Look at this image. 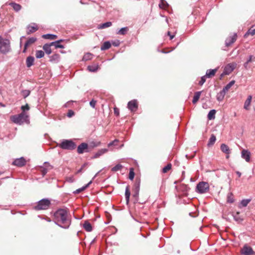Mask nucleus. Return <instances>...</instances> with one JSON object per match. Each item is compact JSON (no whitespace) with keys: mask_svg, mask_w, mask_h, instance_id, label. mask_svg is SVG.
<instances>
[{"mask_svg":"<svg viewBox=\"0 0 255 255\" xmlns=\"http://www.w3.org/2000/svg\"><path fill=\"white\" fill-rule=\"evenodd\" d=\"M55 223L58 226L68 229L71 225V220L68 217L67 211L63 209L57 210L54 214Z\"/></svg>","mask_w":255,"mask_h":255,"instance_id":"f257e3e1","label":"nucleus"},{"mask_svg":"<svg viewBox=\"0 0 255 255\" xmlns=\"http://www.w3.org/2000/svg\"><path fill=\"white\" fill-rule=\"evenodd\" d=\"M28 116L25 112H21L20 114L11 117V121L18 125H22L24 123H28Z\"/></svg>","mask_w":255,"mask_h":255,"instance_id":"f03ea898","label":"nucleus"},{"mask_svg":"<svg viewBox=\"0 0 255 255\" xmlns=\"http://www.w3.org/2000/svg\"><path fill=\"white\" fill-rule=\"evenodd\" d=\"M59 146L63 149L73 150L76 147V144L71 139H63Z\"/></svg>","mask_w":255,"mask_h":255,"instance_id":"7ed1b4c3","label":"nucleus"},{"mask_svg":"<svg viewBox=\"0 0 255 255\" xmlns=\"http://www.w3.org/2000/svg\"><path fill=\"white\" fill-rule=\"evenodd\" d=\"M50 204V201L48 199H42L37 202L34 209L35 210H47L49 208Z\"/></svg>","mask_w":255,"mask_h":255,"instance_id":"20e7f679","label":"nucleus"},{"mask_svg":"<svg viewBox=\"0 0 255 255\" xmlns=\"http://www.w3.org/2000/svg\"><path fill=\"white\" fill-rule=\"evenodd\" d=\"M10 50V43L8 40L0 36V52L6 54Z\"/></svg>","mask_w":255,"mask_h":255,"instance_id":"39448f33","label":"nucleus"},{"mask_svg":"<svg viewBox=\"0 0 255 255\" xmlns=\"http://www.w3.org/2000/svg\"><path fill=\"white\" fill-rule=\"evenodd\" d=\"M209 190V185L208 183L206 182H200L196 186V191L200 194L207 193Z\"/></svg>","mask_w":255,"mask_h":255,"instance_id":"423d86ee","label":"nucleus"},{"mask_svg":"<svg viewBox=\"0 0 255 255\" xmlns=\"http://www.w3.org/2000/svg\"><path fill=\"white\" fill-rule=\"evenodd\" d=\"M236 63H230L227 65L224 70L223 74L225 75L230 74L236 68Z\"/></svg>","mask_w":255,"mask_h":255,"instance_id":"0eeeda50","label":"nucleus"},{"mask_svg":"<svg viewBox=\"0 0 255 255\" xmlns=\"http://www.w3.org/2000/svg\"><path fill=\"white\" fill-rule=\"evenodd\" d=\"M88 145L87 143L83 142L81 143L77 147V152L79 154H82L84 152H88Z\"/></svg>","mask_w":255,"mask_h":255,"instance_id":"6e6552de","label":"nucleus"},{"mask_svg":"<svg viewBox=\"0 0 255 255\" xmlns=\"http://www.w3.org/2000/svg\"><path fill=\"white\" fill-rule=\"evenodd\" d=\"M128 108L131 112L136 111L138 108L136 101L133 100L129 101L128 104Z\"/></svg>","mask_w":255,"mask_h":255,"instance_id":"1a4fd4ad","label":"nucleus"},{"mask_svg":"<svg viewBox=\"0 0 255 255\" xmlns=\"http://www.w3.org/2000/svg\"><path fill=\"white\" fill-rule=\"evenodd\" d=\"M241 157L249 162L251 159V152L248 150L243 149L241 152Z\"/></svg>","mask_w":255,"mask_h":255,"instance_id":"9d476101","label":"nucleus"},{"mask_svg":"<svg viewBox=\"0 0 255 255\" xmlns=\"http://www.w3.org/2000/svg\"><path fill=\"white\" fill-rule=\"evenodd\" d=\"M237 35L236 33H234L233 35L228 37L226 41L225 44L227 46H229L234 43L237 39Z\"/></svg>","mask_w":255,"mask_h":255,"instance_id":"9b49d317","label":"nucleus"},{"mask_svg":"<svg viewBox=\"0 0 255 255\" xmlns=\"http://www.w3.org/2000/svg\"><path fill=\"white\" fill-rule=\"evenodd\" d=\"M44 165L45 166V167H43V166H40V171H41V174L42 175V176H44L48 172V168H50V169H51L52 168V166L51 165H50V164L48 162H45L44 163Z\"/></svg>","mask_w":255,"mask_h":255,"instance_id":"f8f14e48","label":"nucleus"},{"mask_svg":"<svg viewBox=\"0 0 255 255\" xmlns=\"http://www.w3.org/2000/svg\"><path fill=\"white\" fill-rule=\"evenodd\" d=\"M26 161L23 157H20L15 159L12 164L17 166L21 167L24 166L25 164Z\"/></svg>","mask_w":255,"mask_h":255,"instance_id":"ddd939ff","label":"nucleus"},{"mask_svg":"<svg viewBox=\"0 0 255 255\" xmlns=\"http://www.w3.org/2000/svg\"><path fill=\"white\" fill-rule=\"evenodd\" d=\"M254 253L252 248L246 245L244 246L242 249V254L245 255H252Z\"/></svg>","mask_w":255,"mask_h":255,"instance_id":"4468645a","label":"nucleus"},{"mask_svg":"<svg viewBox=\"0 0 255 255\" xmlns=\"http://www.w3.org/2000/svg\"><path fill=\"white\" fill-rule=\"evenodd\" d=\"M37 39L35 37H30L25 42L24 46V49L23 50V52L25 53L26 51L27 47L31 45L32 44L34 43L36 41Z\"/></svg>","mask_w":255,"mask_h":255,"instance_id":"2eb2a0df","label":"nucleus"},{"mask_svg":"<svg viewBox=\"0 0 255 255\" xmlns=\"http://www.w3.org/2000/svg\"><path fill=\"white\" fill-rule=\"evenodd\" d=\"M27 33L29 34L37 31L38 30V27L35 23H32V25H28L27 26Z\"/></svg>","mask_w":255,"mask_h":255,"instance_id":"dca6fc26","label":"nucleus"},{"mask_svg":"<svg viewBox=\"0 0 255 255\" xmlns=\"http://www.w3.org/2000/svg\"><path fill=\"white\" fill-rule=\"evenodd\" d=\"M217 71V68L214 69H208L206 72L205 76L208 78H211L215 75Z\"/></svg>","mask_w":255,"mask_h":255,"instance_id":"f3484780","label":"nucleus"},{"mask_svg":"<svg viewBox=\"0 0 255 255\" xmlns=\"http://www.w3.org/2000/svg\"><path fill=\"white\" fill-rule=\"evenodd\" d=\"M221 150L226 154H230L231 153V150L228 146L225 143H222L221 145Z\"/></svg>","mask_w":255,"mask_h":255,"instance_id":"a211bd4d","label":"nucleus"},{"mask_svg":"<svg viewBox=\"0 0 255 255\" xmlns=\"http://www.w3.org/2000/svg\"><path fill=\"white\" fill-rule=\"evenodd\" d=\"M130 196V192L129 189V186H127L126 188V191H125V198L126 200V204L127 205L128 204L129 202V197Z\"/></svg>","mask_w":255,"mask_h":255,"instance_id":"6ab92c4d","label":"nucleus"},{"mask_svg":"<svg viewBox=\"0 0 255 255\" xmlns=\"http://www.w3.org/2000/svg\"><path fill=\"white\" fill-rule=\"evenodd\" d=\"M63 41V39H60L59 40L55 41L54 42H52L50 43L51 45H52V46H54L55 48H64V46L63 45L60 44V43Z\"/></svg>","mask_w":255,"mask_h":255,"instance_id":"aec40b11","label":"nucleus"},{"mask_svg":"<svg viewBox=\"0 0 255 255\" xmlns=\"http://www.w3.org/2000/svg\"><path fill=\"white\" fill-rule=\"evenodd\" d=\"M51 46H52V45H51V43H49V44L46 43L43 46V50L45 51L46 53L48 55L51 54L52 52L51 49Z\"/></svg>","mask_w":255,"mask_h":255,"instance_id":"412c9836","label":"nucleus"},{"mask_svg":"<svg viewBox=\"0 0 255 255\" xmlns=\"http://www.w3.org/2000/svg\"><path fill=\"white\" fill-rule=\"evenodd\" d=\"M34 58L32 56H28L26 60V64L27 67H31L34 63Z\"/></svg>","mask_w":255,"mask_h":255,"instance_id":"4be33fe9","label":"nucleus"},{"mask_svg":"<svg viewBox=\"0 0 255 255\" xmlns=\"http://www.w3.org/2000/svg\"><path fill=\"white\" fill-rule=\"evenodd\" d=\"M83 227L87 232H91L92 231V225L88 221H85L83 224Z\"/></svg>","mask_w":255,"mask_h":255,"instance_id":"5701e85b","label":"nucleus"},{"mask_svg":"<svg viewBox=\"0 0 255 255\" xmlns=\"http://www.w3.org/2000/svg\"><path fill=\"white\" fill-rule=\"evenodd\" d=\"M202 91H198L195 93L194 96L193 97V99L192 100V103L193 104H196L198 101L199 100Z\"/></svg>","mask_w":255,"mask_h":255,"instance_id":"b1692460","label":"nucleus"},{"mask_svg":"<svg viewBox=\"0 0 255 255\" xmlns=\"http://www.w3.org/2000/svg\"><path fill=\"white\" fill-rule=\"evenodd\" d=\"M107 151H108V150L107 149H105V148L101 149L95 154L93 158H98L100 156H101L102 155H103V154L106 153Z\"/></svg>","mask_w":255,"mask_h":255,"instance_id":"393cba45","label":"nucleus"},{"mask_svg":"<svg viewBox=\"0 0 255 255\" xmlns=\"http://www.w3.org/2000/svg\"><path fill=\"white\" fill-rule=\"evenodd\" d=\"M128 30L129 29L128 27H122L117 32V34L119 35H124L128 32Z\"/></svg>","mask_w":255,"mask_h":255,"instance_id":"a878e982","label":"nucleus"},{"mask_svg":"<svg viewBox=\"0 0 255 255\" xmlns=\"http://www.w3.org/2000/svg\"><path fill=\"white\" fill-rule=\"evenodd\" d=\"M51 62H57L60 58V55L58 54H54L49 57Z\"/></svg>","mask_w":255,"mask_h":255,"instance_id":"bb28decb","label":"nucleus"},{"mask_svg":"<svg viewBox=\"0 0 255 255\" xmlns=\"http://www.w3.org/2000/svg\"><path fill=\"white\" fill-rule=\"evenodd\" d=\"M111 47V44L110 41H106L101 47V50H105L109 49Z\"/></svg>","mask_w":255,"mask_h":255,"instance_id":"cd10ccee","label":"nucleus"},{"mask_svg":"<svg viewBox=\"0 0 255 255\" xmlns=\"http://www.w3.org/2000/svg\"><path fill=\"white\" fill-rule=\"evenodd\" d=\"M225 94L226 92L223 90H221L217 95V100L218 101H222L223 100Z\"/></svg>","mask_w":255,"mask_h":255,"instance_id":"c85d7f7f","label":"nucleus"},{"mask_svg":"<svg viewBox=\"0 0 255 255\" xmlns=\"http://www.w3.org/2000/svg\"><path fill=\"white\" fill-rule=\"evenodd\" d=\"M10 5L12 7L13 9L16 11H18L20 10L21 6L19 4L15 3V2H11Z\"/></svg>","mask_w":255,"mask_h":255,"instance_id":"c756f323","label":"nucleus"},{"mask_svg":"<svg viewBox=\"0 0 255 255\" xmlns=\"http://www.w3.org/2000/svg\"><path fill=\"white\" fill-rule=\"evenodd\" d=\"M216 112L215 110H211L210 111L207 116L208 119L210 120L214 119L215 118Z\"/></svg>","mask_w":255,"mask_h":255,"instance_id":"7c9ffc66","label":"nucleus"},{"mask_svg":"<svg viewBox=\"0 0 255 255\" xmlns=\"http://www.w3.org/2000/svg\"><path fill=\"white\" fill-rule=\"evenodd\" d=\"M160 2L159 3V6L162 9H165L168 6V3L165 0H160Z\"/></svg>","mask_w":255,"mask_h":255,"instance_id":"2f4dec72","label":"nucleus"},{"mask_svg":"<svg viewBox=\"0 0 255 255\" xmlns=\"http://www.w3.org/2000/svg\"><path fill=\"white\" fill-rule=\"evenodd\" d=\"M57 35L52 34H47L42 35V37L45 39H49L51 40L55 39L57 38Z\"/></svg>","mask_w":255,"mask_h":255,"instance_id":"473e14b6","label":"nucleus"},{"mask_svg":"<svg viewBox=\"0 0 255 255\" xmlns=\"http://www.w3.org/2000/svg\"><path fill=\"white\" fill-rule=\"evenodd\" d=\"M233 217L234 219L239 223L243 221V219L240 216V213L239 212H237L235 214H234Z\"/></svg>","mask_w":255,"mask_h":255,"instance_id":"72a5a7b5","label":"nucleus"},{"mask_svg":"<svg viewBox=\"0 0 255 255\" xmlns=\"http://www.w3.org/2000/svg\"><path fill=\"white\" fill-rule=\"evenodd\" d=\"M234 84L235 81H231L225 87H224L223 90L226 93Z\"/></svg>","mask_w":255,"mask_h":255,"instance_id":"f704fd0d","label":"nucleus"},{"mask_svg":"<svg viewBox=\"0 0 255 255\" xmlns=\"http://www.w3.org/2000/svg\"><path fill=\"white\" fill-rule=\"evenodd\" d=\"M234 202L233 194L232 192H230L227 195V202L229 203H233Z\"/></svg>","mask_w":255,"mask_h":255,"instance_id":"c9c22d12","label":"nucleus"},{"mask_svg":"<svg viewBox=\"0 0 255 255\" xmlns=\"http://www.w3.org/2000/svg\"><path fill=\"white\" fill-rule=\"evenodd\" d=\"M216 140V136L214 134H212L208 143V146L213 145Z\"/></svg>","mask_w":255,"mask_h":255,"instance_id":"e433bc0d","label":"nucleus"},{"mask_svg":"<svg viewBox=\"0 0 255 255\" xmlns=\"http://www.w3.org/2000/svg\"><path fill=\"white\" fill-rule=\"evenodd\" d=\"M251 99H252V97L251 96H250L248 98L247 100L245 101V104H244V108L245 109H246V110H248L249 109V107L250 105L251 102Z\"/></svg>","mask_w":255,"mask_h":255,"instance_id":"4c0bfd02","label":"nucleus"},{"mask_svg":"<svg viewBox=\"0 0 255 255\" xmlns=\"http://www.w3.org/2000/svg\"><path fill=\"white\" fill-rule=\"evenodd\" d=\"M251 200L250 199H243L241 201L240 203V207H246L248 204L250 202Z\"/></svg>","mask_w":255,"mask_h":255,"instance_id":"58836bf2","label":"nucleus"},{"mask_svg":"<svg viewBox=\"0 0 255 255\" xmlns=\"http://www.w3.org/2000/svg\"><path fill=\"white\" fill-rule=\"evenodd\" d=\"M112 23L110 21L106 22L105 23H102V24L99 25V28L103 29L107 27H109L112 25Z\"/></svg>","mask_w":255,"mask_h":255,"instance_id":"ea45409f","label":"nucleus"},{"mask_svg":"<svg viewBox=\"0 0 255 255\" xmlns=\"http://www.w3.org/2000/svg\"><path fill=\"white\" fill-rule=\"evenodd\" d=\"M44 56V52L42 50H37L35 53L36 58L39 59Z\"/></svg>","mask_w":255,"mask_h":255,"instance_id":"a19ab883","label":"nucleus"},{"mask_svg":"<svg viewBox=\"0 0 255 255\" xmlns=\"http://www.w3.org/2000/svg\"><path fill=\"white\" fill-rule=\"evenodd\" d=\"M123 166L122 165L118 164L112 168V171L114 172H116L121 170L123 168Z\"/></svg>","mask_w":255,"mask_h":255,"instance_id":"79ce46f5","label":"nucleus"},{"mask_svg":"<svg viewBox=\"0 0 255 255\" xmlns=\"http://www.w3.org/2000/svg\"><path fill=\"white\" fill-rule=\"evenodd\" d=\"M87 69L90 72H95L98 70V66L90 65L88 66Z\"/></svg>","mask_w":255,"mask_h":255,"instance_id":"37998d69","label":"nucleus"},{"mask_svg":"<svg viewBox=\"0 0 255 255\" xmlns=\"http://www.w3.org/2000/svg\"><path fill=\"white\" fill-rule=\"evenodd\" d=\"M92 58V55L91 53H87L85 54L83 57V60L84 61H87L91 59Z\"/></svg>","mask_w":255,"mask_h":255,"instance_id":"c03bdc74","label":"nucleus"},{"mask_svg":"<svg viewBox=\"0 0 255 255\" xmlns=\"http://www.w3.org/2000/svg\"><path fill=\"white\" fill-rule=\"evenodd\" d=\"M171 168V164L170 163L168 164L162 169L163 173H166Z\"/></svg>","mask_w":255,"mask_h":255,"instance_id":"a18cd8bd","label":"nucleus"},{"mask_svg":"<svg viewBox=\"0 0 255 255\" xmlns=\"http://www.w3.org/2000/svg\"><path fill=\"white\" fill-rule=\"evenodd\" d=\"M251 34L252 35H254L255 34V29H250L245 34V36L246 37L247 35Z\"/></svg>","mask_w":255,"mask_h":255,"instance_id":"49530a36","label":"nucleus"},{"mask_svg":"<svg viewBox=\"0 0 255 255\" xmlns=\"http://www.w3.org/2000/svg\"><path fill=\"white\" fill-rule=\"evenodd\" d=\"M134 191L139 192L140 188V183L138 181L135 182L134 185Z\"/></svg>","mask_w":255,"mask_h":255,"instance_id":"de8ad7c7","label":"nucleus"},{"mask_svg":"<svg viewBox=\"0 0 255 255\" xmlns=\"http://www.w3.org/2000/svg\"><path fill=\"white\" fill-rule=\"evenodd\" d=\"M30 91L28 90H23L22 91V96L24 98L28 97L30 95Z\"/></svg>","mask_w":255,"mask_h":255,"instance_id":"09e8293b","label":"nucleus"},{"mask_svg":"<svg viewBox=\"0 0 255 255\" xmlns=\"http://www.w3.org/2000/svg\"><path fill=\"white\" fill-rule=\"evenodd\" d=\"M134 177V172L133 171V168H130L129 173V179L131 180H132Z\"/></svg>","mask_w":255,"mask_h":255,"instance_id":"8fccbe9b","label":"nucleus"},{"mask_svg":"<svg viewBox=\"0 0 255 255\" xmlns=\"http://www.w3.org/2000/svg\"><path fill=\"white\" fill-rule=\"evenodd\" d=\"M206 78L207 77L206 76H205V75L202 76L201 78L200 81L199 82V85H200V86L203 85L206 81Z\"/></svg>","mask_w":255,"mask_h":255,"instance_id":"3c124183","label":"nucleus"},{"mask_svg":"<svg viewBox=\"0 0 255 255\" xmlns=\"http://www.w3.org/2000/svg\"><path fill=\"white\" fill-rule=\"evenodd\" d=\"M66 180L67 182H68L69 183H73L75 181V179H74V177L73 176H72L67 177Z\"/></svg>","mask_w":255,"mask_h":255,"instance_id":"603ef678","label":"nucleus"},{"mask_svg":"<svg viewBox=\"0 0 255 255\" xmlns=\"http://www.w3.org/2000/svg\"><path fill=\"white\" fill-rule=\"evenodd\" d=\"M21 109L22 110V112H24L25 110H29V107L28 105L27 104L25 106H22L21 107Z\"/></svg>","mask_w":255,"mask_h":255,"instance_id":"864d4df0","label":"nucleus"},{"mask_svg":"<svg viewBox=\"0 0 255 255\" xmlns=\"http://www.w3.org/2000/svg\"><path fill=\"white\" fill-rule=\"evenodd\" d=\"M96 103L97 101L94 99H92L90 102V105L93 108H95Z\"/></svg>","mask_w":255,"mask_h":255,"instance_id":"5fc2aeb1","label":"nucleus"},{"mask_svg":"<svg viewBox=\"0 0 255 255\" xmlns=\"http://www.w3.org/2000/svg\"><path fill=\"white\" fill-rule=\"evenodd\" d=\"M74 115V112L72 110H69L67 113V117L69 118H71Z\"/></svg>","mask_w":255,"mask_h":255,"instance_id":"6e6d98bb","label":"nucleus"},{"mask_svg":"<svg viewBox=\"0 0 255 255\" xmlns=\"http://www.w3.org/2000/svg\"><path fill=\"white\" fill-rule=\"evenodd\" d=\"M254 61H255V57L253 55H250L247 61L250 63Z\"/></svg>","mask_w":255,"mask_h":255,"instance_id":"4d7b16f0","label":"nucleus"},{"mask_svg":"<svg viewBox=\"0 0 255 255\" xmlns=\"http://www.w3.org/2000/svg\"><path fill=\"white\" fill-rule=\"evenodd\" d=\"M92 183V181H90L87 184H86V185L83 186L82 187L80 188L81 190L82 191H84V190H85L87 187H89V186L90 185V184Z\"/></svg>","mask_w":255,"mask_h":255,"instance_id":"13d9d810","label":"nucleus"},{"mask_svg":"<svg viewBox=\"0 0 255 255\" xmlns=\"http://www.w3.org/2000/svg\"><path fill=\"white\" fill-rule=\"evenodd\" d=\"M134 193H133V195H132V196L135 198V199L137 200V198L138 197V194H139V192H136V191H133Z\"/></svg>","mask_w":255,"mask_h":255,"instance_id":"bf43d9fd","label":"nucleus"},{"mask_svg":"<svg viewBox=\"0 0 255 255\" xmlns=\"http://www.w3.org/2000/svg\"><path fill=\"white\" fill-rule=\"evenodd\" d=\"M167 35L170 37V39H172L174 37V34H171L170 31L167 32Z\"/></svg>","mask_w":255,"mask_h":255,"instance_id":"052dcab7","label":"nucleus"},{"mask_svg":"<svg viewBox=\"0 0 255 255\" xmlns=\"http://www.w3.org/2000/svg\"><path fill=\"white\" fill-rule=\"evenodd\" d=\"M114 113L117 116H119V110L118 108H114Z\"/></svg>","mask_w":255,"mask_h":255,"instance_id":"680f3d73","label":"nucleus"},{"mask_svg":"<svg viewBox=\"0 0 255 255\" xmlns=\"http://www.w3.org/2000/svg\"><path fill=\"white\" fill-rule=\"evenodd\" d=\"M118 141V140L115 139L114 141H113L112 142H111L110 143H109L108 145H109V146H111L113 145H115V143L117 142Z\"/></svg>","mask_w":255,"mask_h":255,"instance_id":"e2e57ef3","label":"nucleus"},{"mask_svg":"<svg viewBox=\"0 0 255 255\" xmlns=\"http://www.w3.org/2000/svg\"><path fill=\"white\" fill-rule=\"evenodd\" d=\"M81 192H82V191H81V189L79 188V189H77L76 190L74 191L73 192V193L74 194H79Z\"/></svg>","mask_w":255,"mask_h":255,"instance_id":"0e129e2a","label":"nucleus"},{"mask_svg":"<svg viewBox=\"0 0 255 255\" xmlns=\"http://www.w3.org/2000/svg\"><path fill=\"white\" fill-rule=\"evenodd\" d=\"M249 62H248L247 61L244 63V67H245V68L246 69H248V68H248V64H249Z\"/></svg>","mask_w":255,"mask_h":255,"instance_id":"69168bd1","label":"nucleus"},{"mask_svg":"<svg viewBox=\"0 0 255 255\" xmlns=\"http://www.w3.org/2000/svg\"><path fill=\"white\" fill-rule=\"evenodd\" d=\"M71 102H73L72 101H69V102H68L67 103H66L65 105H64V107L67 108V107H69V105L71 103Z\"/></svg>","mask_w":255,"mask_h":255,"instance_id":"338daca9","label":"nucleus"},{"mask_svg":"<svg viewBox=\"0 0 255 255\" xmlns=\"http://www.w3.org/2000/svg\"><path fill=\"white\" fill-rule=\"evenodd\" d=\"M236 173L238 175L239 177H240L241 176L242 173L240 171H236Z\"/></svg>","mask_w":255,"mask_h":255,"instance_id":"774afa93","label":"nucleus"}]
</instances>
